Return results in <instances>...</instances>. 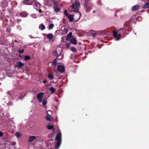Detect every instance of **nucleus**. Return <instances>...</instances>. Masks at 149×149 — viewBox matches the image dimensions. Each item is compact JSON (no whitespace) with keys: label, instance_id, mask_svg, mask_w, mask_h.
<instances>
[{"label":"nucleus","instance_id":"obj_43","mask_svg":"<svg viewBox=\"0 0 149 149\" xmlns=\"http://www.w3.org/2000/svg\"><path fill=\"white\" fill-rule=\"evenodd\" d=\"M6 31L8 32H10V29H9V28H7L6 29Z\"/></svg>","mask_w":149,"mask_h":149},{"label":"nucleus","instance_id":"obj_47","mask_svg":"<svg viewBox=\"0 0 149 149\" xmlns=\"http://www.w3.org/2000/svg\"><path fill=\"white\" fill-rule=\"evenodd\" d=\"M47 82V81L46 80H44L43 81V83H44V84H45V83H46Z\"/></svg>","mask_w":149,"mask_h":149},{"label":"nucleus","instance_id":"obj_19","mask_svg":"<svg viewBox=\"0 0 149 149\" xmlns=\"http://www.w3.org/2000/svg\"><path fill=\"white\" fill-rule=\"evenodd\" d=\"M72 35V33L71 32L69 33L67 36L66 37V40H68L71 37Z\"/></svg>","mask_w":149,"mask_h":149},{"label":"nucleus","instance_id":"obj_36","mask_svg":"<svg viewBox=\"0 0 149 149\" xmlns=\"http://www.w3.org/2000/svg\"><path fill=\"white\" fill-rule=\"evenodd\" d=\"M120 31L122 30V32H124V33H125L127 34V33H125L126 32V30L125 29H120Z\"/></svg>","mask_w":149,"mask_h":149},{"label":"nucleus","instance_id":"obj_45","mask_svg":"<svg viewBox=\"0 0 149 149\" xmlns=\"http://www.w3.org/2000/svg\"><path fill=\"white\" fill-rule=\"evenodd\" d=\"M3 135V133L2 132L0 131V137H1Z\"/></svg>","mask_w":149,"mask_h":149},{"label":"nucleus","instance_id":"obj_42","mask_svg":"<svg viewBox=\"0 0 149 149\" xmlns=\"http://www.w3.org/2000/svg\"><path fill=\"white\" fill-rule=\"evenodd\" d=\"M64 32L66 33H68V29H64Z\"/></svg>","mask_w":149,"mask_h":149},{"label":"nucleus","instance_id":"obj_33","mask_svg":"<svg viewBox=\"0 0 149 149\" xmlns=\"http://www.w3.org/2000/svg\"><path fill=\"white\" fill-rule=\"evenodd\" d=\"M19 54H22L24 52V50L23 49L19 50L18 51Z\"/></svg>","mask_w":149,"mask_h":149},{"label":"nucleus","instance_id":"obj_39","mask_svg":"<svg viewBox=\"0 0 149 149\" xmlns=\"http://www.w3.org/2000/svg\"><path fill=\"white\" fill-rule=\"evenodd\" d=\"M64 14L66 16H67L68 15V14H67V10H65L64 11Z\"/></svg>","mask_w":149,"mask_h":149},{"label":"nucleus","instance_id":"obj_34","mask_svg":"<svg viewBox=\"0 0 149 149\" xmlns=\"http://www.w3.org/2000/svg\"><path fill=\"white\" fill-rule=\"evenodd\" d=\"M85 1L84 2V5H86L87 3H88L89 1H90V0H84Z\"/></svg>","mask_w":149,"mask_h":149},{"label":"nucleus","instance_id":"obj_18","mask_svg":"<svg viewBox=\"0 0 149 149\" xmlns=\"http://www.w3.org/2000/svg\"><path fill=\"white\" fill-rule=\"evenodd\" d=\"M48 77L50 80H52L54 78V75L53 74H49L47 76Z\"/></svg>","mask_w":149,"mask_h":149},{"label":"nucleus","instance_id":"obj_21","mask_svg":"<svg viewBox=\"0 0 149 149\" xmlns=\"http://www.w3.org/2000/svg\"><path fill=\"white\" fill-rule=\"evenodd\" d=\"M15 136L17 138H19L21 136V134L20 132H17L15 134Z\"/></svg>","mask_w":149,"mask_h":149},{"label":"nucleus","instance_id":"obj_20","mask_svg":"<svg viewBox=\"0 0 149 149\" xmlns=\"http://www.w3.org/2000/svg\"><path fill=\"white\" fill-rule=\"evenodd\" d=\"M39 28L41 30H43L45 29V26L42 24L39 25Z\"/></svg>","mask_w":149,"mask_h":149},{"label":"nucleus","instance_id":"obj_52","mask_svg":"<svg viewBox=\"0 0 149 149\" xmlns=\"http://www.w3.org/2000/svg\"><path fill=\"white\" fill-rule=\"evenodd\" d=\"M148 1H149V0H148Z\"/></svg>","mask_w":149,"mask_h":149},{"label":"nucleus","instance_id":"obj_40","mask_svg":"<svg viewBox=\"0 0 149 149\" xmlns=\"http://www.w3.org/2000/svg\"><path fill=\"white\" fill-rule=\"evenodd\" d=\"M15 25V23L14 22H11V26H13Z\"/></svg>","mask_w":149,"mask_h":149},{"label":"nucleus","instance_id":"obj_12","mask_svg":"<svg viewBox=\"0 0 149 149\" xmlns=\"http://www.w3.org/2000/svg\"><path fill=\"white\" fill-rule=\"evenodd\" d=\"M36 136H30L29 138L28 142L29 143L33 141L36 138Z\"/></svg>","mask_w":149,"mask_h":149},{"label":"nucleus","instance_id":"obj_2","mask_svg":"<svg viewBox=\"0 0 149 149\" xmlns=\"http://www.w3.org/2000/svg\"><path fill=\"white\" fill-rule=\"evenodd\" d=\"M80 6V4L79 2L76 1L73 3L72 7V9L74 12L79 11L78 9Z\"/></svg>","mask_w":149,"mask_h":149},{"label":"nucleus","instance_id":"obj_28","mask_svg":"<svg viewBox=\"0 0 149 149\" xmlns=\"http://www.w3.org/2000/svg\"><path fill=\"white\" fill-rule=\"evenodd\" d=\"M46 113H47V115L51 116L52 114V111L49 110L47 111H46Z\"/></svg>","mask_w":149,"mask_h":149},{"label":"nucleus","instance_id":"obj_22","mask_svg":"<svg viewBox=\"0 0 149 149\" xmlns=\"http://www.w3.org/2000/svg\"><path fill=\"white\" fill-rule=\"evenodd\" d=\"M57 58L59 60H61L62 59L63 57V55L62 54L58 55L57 56Z\"/></svg>","mask_w":149,"mask_h":149},{"label":"nucleus","instance_id":"obj_30","mask_svg":"<svg viewBox=\"0 0 149 149\" xmlns=\"http://www.w3.org/2000/svg\"><path fill=\"white\" fill-rule=\"evenodd\" d=\"M54 27V25L52 24H50L49 26V30L52 29Z\"/></svg>","mask_w":149,"mask_h":149},{"label":"nucleus","instance_id":"obj_48","mask_svg":"<svg viewBox=\"0 0 149 149\" xmlns=\"http://www.w3.org/2000/svg\"><path fill=\"white\" fill-rule=\"evenodd\" d=\"M30 37L31 38H34V37H32V36H31V35H30ZM36 38L35 37L34 38Z\"/></svg>","mask_w":149,"mask_h":149},{"label":"nucleus","instance_id":"obj_49","mask_svg":"<svg viewBox=\"0 0 149 149\" xmlns=\"http://www.w3.org/2000/svg\"><path fill=\"white\" fill-rule=\"evenodd\" d=\"M17 22H20V21H21V20H20V19L17 20Z\"/></svg>","mask_w":149,"mask_h":149},{"label":"nucleus","instance_id":"obj_50","mask_svg":"<svg viewBox=\"0 0 149 149\" xmlns=\"http://www.w3.org/2000/svg\"><path fill=\"white\" fill-rule=\"evenodd\" d=\"M95 12H96V11H95V10H93V13H95Z\"/></svg>","mask_w":149,"mask_h":149},{"label":"nucleus","instance_id":"obj_5","mask_svg":"<svg viewBox=\"0 0 149 149\" xmlns=\"http://www.w3.org/2000/svg\"><path fill=\"white\" fill-rule=\"evenodd\" d=\"M77 13L74 14L75 18L74 19V22H77L80 19L81 14L80 12L79 11L76 12Z\"/></svg>","mask_w":149,"mask_h":149},{"label":"nucleus","instance_id":"obj_7","mask_svg":"<svg viewBox=\"0 0 149 149\" xmlns=\"http://www.w3.org/2000/svg\"><path fill=\"white\" fill-rule=\"evenodd\" d=\"M65 68L64 65H59L57 68L58 71L61 73L65 71Z\"/></svg>","mask_w":149,"mask_h":149},{"label":"nucleus","instance_id":"obj_13","mask_svg":"<svg viewBox=\"0 0 149 149\" xmlns=\"http://www.w3.org/2000/svg\"><path fill=\"white\" fill-rule=\"evenodd\" d=\"M70 22H72L74 20V15H68L67 16Z\"/></svg>","mask_w":149,"mask_h":149},{"label":"nucleus","instance_id":"obj_15","mask_svg":"<svg viewBox=\"0 0 149 149\" xmlns=\"http://www.w3.org/2000/svg\"><path fill=\"white\" fill-rule=\"evenodd\" d=\"M139 6L138 5H136L133 6L132 8V10L133 11H136L139 8Z\"/></svg>","mask_w":149,"mask_h":149},{"label":"nucleus","instance_id":"obj_17","mask_svg":"<svg viewBox=\"0 0 149 149\" xmlns=\"http://www.w3.org/2000/svg\"><path fill=\"white\" fill-rule=\"evenodd\" d=\"M149 8V2H146L143 5V8L144 9H146Z\"/></svg>","mask_w":149,"mask_h":149},{"label":"nucleus","instance_id":"obj_14","mask_svg":"<svg viewBox=\"0 0 149 149\" xmlns=\"http://www.w3.org/2000/svg\"><path fill=\"white\" fill-rule=\"evenodd\" d=\"M77 40L75 38H72L71 39L70 42L73 45H75L77 44Z\"/></svg>","mask_w":149,"mask_h":149},{"label":"nucleus","instance_id":"obj_35","mask_svg":"<svg viewBox=\"0 0 149 149\" xmlns=\"http://www.w3.org/2000/svg\"><path fill=\"white\" fill-rule=\"evenodd\" d=\"M17 29H18L19 31H20L21 30L22 28L21 26L20 25H18L17 26Z\"/></svg>","mask_w":149,"mask_h":149},{"label":"nucleus","instance_id":"obj_25","mask_svg":"<svg viewBox=\"0 0 149 149\" xmlns=\"http://www.w3.org/2000/svg\"><path fill=\"white\" fill-rule=\"evenodd\" d=\"M28 15V13L25 12H22L21 13V16L23 17H26Z\"/></svg>","mask_w":149,"mask_h":149},{"label":"nucleus","instance_id":"obj_37","mask_svg":"<svg viewBox=\"0 0 149 149\" xmlns=\"http://www.w3.org/2000/svg\"><path fill=\"white\" fill-rule=\"evenodd\" d=\"M31 16L33 18H36L37 17L36 15L34 14H32Z\"/></svg>","mask_w":149,"mask_h":149},{"label":"nucleus","instance_id":"obj_27","mask_svg":"<svg viewBox=\"0 0 149 149\" xmlns=\"http://www.w3.org/2000/svg\"><path fill=\"white\" fill-rule=\"evenodd\" d=\"M31 58L29 56H26L24 57V60L25 61L28 60L30 59Z\"/></svg>","mask_w":149,"mask_h":149},{"label":"nucleus","instance_id":"obj_32","mask_svg":"<svg viewBox=\"0 0 149 149\" xmlns=\"http://www.w3.org/2000/svg\"><path fill=\"white\" fill-rule=\"evenodd\" d=\"M42 102V104L43 105H45L47 103V101L45 100H43Z\"/></svg>","mask_w":149,"mask_h":149},{"label":"nucleus","instance_id":"obj_41","mask_svg":"<svg viewBox=\"0 0 149 149\" xmlns=\"http://www.w3.org/2000/svg\"><path fill=\"white\" fill-rule=\"evenodd\" d=\"M54 55H56L57 54V52L56 51H54L53 53Z\"/></svg>","mask_w":149,"mask_h":149},{"label":"nucleus","instance_id":"obj_10","mask_svg":"<svg viewBox=\"0 0 149 149\" xmlns=\"http://www.w3.org/2000/svg\"><path fill=\"white\" fill-rule=\"evenodd\" d=\"M24 64L21 61L17 62L16 63V67L18 68L21 69L24 66Z\"/></svg>","mask_w":149,"mask_h":149},{"label":"nucleus","instance_id":"obj_6","mask_svg":"<svg viewBox=\"0 0 149 149\" xmlns=\"http://www.w3.org/2000/svg\"><path fill=\"white\" fill-rule=\"evenodd\" d=\"M44 95V93L43 92H40L38 94L37 98L39 102H41L42 101V98Z\"/></svg>","mask_w":149,"mask_h":149},{"label":"nucleus","instance_id":"obj_3","mask_svg":"<svg viewBox=\"0 0 149 149\" xmlns=\"http://www.w3.org/2000/svg\"><path fill=\"white\" fill-rule=\"evenodd\" d=\"M51 4L52 3H53L54 7L53 8L54 11L56 12H58L60 11V8L58 6L56 2L54 0H51Z\"/></svg>","mask_w":149,"mask_h":149},{"label":"nucleus","instance_id":"obj_9","mask_svg":"<svg viewBox=\"0 0 149 149\" xmlns=\"http://www.w3.org/2000/svg\"><path fill=\"white\" fill-rule=\"evenodd\" d=\"M24 1H25L24 2V3L28 5H31L35 1V0H24Z\"/></svg>","mask_w":149,"mask_h":149},{"label":"nucleus","instance_id":"obj_38","mask_svg":"<svg viewBox=\"0 0 149 149\" xmlns=\"http://www.w3.org/2000/svg\"><path fill=\"white\" fill-rule=\"evenodd\" d=\"M53 63L55 65H56L57 63V61L56 59H55L53 62Z\"/></svg>","mask_w":149,"mask_h":149},{"label":"nucleus","instance_id":"obj_46","mask_svg":"<svg viewBox=\"0 0 149 149\" xmlns=\"http://www.w3.org/2000/svg\"><path fill=\"white\" fill-rule=\"evenodd\" d=\"M16 144V143L15 142H13L12 143V145L13 146H15Z\"/></svg>","mask_w":149,"mask_h":149},{"label":"nucleus","instance_id":"obj_8","mask_svg":"<svg viewBox=\"0 0 149 149\" xmlns=\"http://www.w3.org/2000/svg\"><path fill=\"white\" fill-rule=\"evenodd\" d=\"M117 32L116 31H114L113 32V36L115 38H116V40H119L121 38V36L120 34H118L117 36Z\"/></svg>","mask_w":149,"mask_h":149},{"label":"nucleus","instance_id":"obj_1","mask_svg":"<svg viewBox=\"0 0 149 149\" xmlns=\"http://www.w3.org/2000/svg\"><path fill=\"white\" fill-rule=\"evenodd\" d=\"M61 134L60 132L57 135L56 137V140L57 141V142L55 144V147L56 148H58L61 143Z\"/></svg>","mask_w":149,"mask_h":149},{"label":"nucleus","instance_id":"obj_16","mask_svg":"<svg viewBox=\"0 0 149 149\" xmlns=\"http://www.w3.org/2000/svg\"><path fill=\"white\" fill-rule=\"evenodd\" d=\"M51 116L47 115L46 117V119L47 120L49 121L50 122H52L53 121V118L52 117H50Z\"/></svg>","mask_w":149,"mask_h":149},{"label":"nucleus","instance_id":"obj_24","mask_svg":"<svg viewBox=\"0 0 149 149\" xmlns=\"http://www.w3.org/2000/svg\"><path fill=\"white\" fill-rule=\"evenodd\" d=\"M49 90L51 91L52 93H53L56 90L55 88L53 87H51L49 88Z\"/></svg>","mask_w":149,"mask_h":149},{"label":"nucleus","instance_id":"obj_26","mask_svg":"<svg viewBox=\"0 0 149 149\" xmlns=\"http://www.w3.org/2000/svg\"><path fill=\"white\" fill-rule=\"evenodd\" d=\"M47 128L49 130L53 129V132L54 131V127L52 125H48L47 126Z\"/></svg>","mask_w":149,"mask_h":149},{"label":"nucleus","instance_id":"obj_51","mask_svg":"<svg viewBox=\"0 0 149 149\" xmlns=\"http://www.w3.org/2000/svg\"><path fill=\"white\" fill-rule=\"evenodd\" d=\"M70 43H68V44H67V45L68 46H70Z\"/></svg>","mask_w":149,"mask_h":149},{"label":"nucleus","instance_id":"obj_23","mask_svg":"<svg viewBox=\"0 0 149 149\" xmlns=\"http://www.w3.org/2000/svg\"><path fill=\"white\" fill-rule=\"evenodd\" d=\"M47 38L49 40L53 38V36L52 34L49 33L47 35Z\"/></svg>","mask_w":149,"mask_h":149},{"label":"nucleus","instance_id":"obj_4","mask_svg":"<svg viewBox=\"0 0 149 149\" xmlns=\"http://www.w3.org/2000/svg\"><path fill=\"white\" fill-rule=\"evenodd\" d=\"M34 2L35 3L33 6L34 8L37 10H38L39 12L42 13V12L41 9H40L41 7V5L40 3L36 1V0H35V1ZM33 3H34V2Z\"/></svg>","mask_w":149,"mask_h":149},{"label":"nucleus","instance_id":"obj_11","mask_svg":"<svg viewBox=\"0 0 149 149\" xmlns=\"http://www.w3.org/2000/svg\"><path fill=\"white\" fill-rule=\"evenodd\" d=\"M93 5L91 4L87 5L85 7L86 10L87 12L89 11L93 7Z\"/></svg>","mask_w":149,"mask_h":149},{"label":"nucleus","instance_id":"obj_44","mask_svg":"<svg viewBox=\"0 0 149 149\" xmlns=\"http://www.w3.org/2000/svg\"><path fill=\"white\" fill-rule=\"evenodd\" d=\"M96 35V34L95 33H93L92 34V35L94 37H95Z\"/></svg>","mask_w":149,"mask_h":149},{"label":"nucleus","instance_id":"obj_31","mask_svg":"<svg viewBox=\"0 0 149 149\" xmlns=\"http://www.w3.org/2000/svg\"><path fill=\"white\" fill-rule=\"evenodd\" d=\"M71 50L72 52H76L77 51L76 49L74 47H71Z\"/></svg>","mask_w":149,"mask_h":149},{"label":"nucleus","instance_id":"obj_29","mask_svg":"<svg viewBox=\"0 0 149 149\" xmlns=\"http://www.w3.org/2000/svg\"><path fill=\"white\" fill-rule=\"evenodd\" d=\"M54 132H53L51 134H49L48 136V137L49 138H51L54 136Z\"/></svg>","mask_w":149,"mask_h":149}]
</instances>
